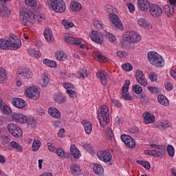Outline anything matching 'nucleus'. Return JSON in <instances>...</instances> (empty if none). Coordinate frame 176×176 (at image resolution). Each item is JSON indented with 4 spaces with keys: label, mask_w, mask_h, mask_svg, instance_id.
Returning <instances> with one entry per match:
<instances>
[{
    "label": "nucleus",
    "mask_w": 176,
    "mask_h": 176,
    "mask_svg": "<svg viewBox=\"0 0 176 176\" xmlns=\"http://www.w3.org/2000/svg\"><path fill=\"white\" fill-rule=\"evenodd\" d=\"M8 40L0 38V49L3 50H18L21 47V43H19V39L14 34H10Z\"/></svg>",
    "instance_id": "obj_1"
},
{
    "label": "nucleus",
    "mask_w": 176,
    "mask_h": 176,
    "mask_svg": "<svg viewBox=\"0 0 176 176\" xmlns=\"http://www.w3.org/2000/svg\"><path fill=\"white\" fill-rule=\"evenodd\" d=\"M20 23L23 25L28 27L35 23V14L30 10H21L20 11Z\"/></svg>",
    "instance_id": "obj_2"
},
{
    "label": "nucleus",
    "mask_w": 176,
    "mask_h": 176,
    "mask_svg": "<svg viewBox=\"0 0 176 176\" xmlns=\"http://www.w3.org/2000/svg\"><path fill=\"white\" fill-rule=\"evenodd\" d=\"M148 58L151 64L156 67V68L164 67V59L157 52L153 51L148 52Z\"/></svg>",
    "instance_id": "obj_3"
},
{
    "label": "nucleus",
    "mask_w": 176,
    "mask_h": 176,
    "mask_svg": "<svg viewBox=\"0 0 176 176\" xmlns=\"http://www.w3.org/2000/svg\"><path fill=\"white\" fill-rule=\"evenodd\" d=\"M98 118L100 120V126L102 127H106L107 124L109 123V109H108V106L102 105L100 107V111L98 114Z\"/></svg>",
    "instance_id": "obj_4"
},
{
    "label": "nucleus",
    "mask_w": 176,
    "mask_h": 176,
    "mask_svg": "<svg viewBox=\"0 0 176 176\" xmlns=\"http://www.w3.org/2000/svg\"><path fill=\"white\" fill-rule=\"evenodd\" d=\"M48 3L56 13H64L65 12V2L63 0H48Z\"/></svg>",
    "instance_id": "obj_5"
},
{
    "label": "nucleus",
    "mask_w": 176,
    "mask_h": 176,
    "mask_svg": "<svg viewBox=\"0 0 176 176\" xmlns=\"http://www.w3.org/2000/svg\"><path fill=\"white\" fill-rule=\"evenodd\" d=\"M8 131L15 138H20L23 135V130L19 127V125L13 123L8 124L7 126Z\"/></svg>",
    "instance_id": "obj_6"
},
{
    "label": "nucleus",
    "mask_w": 176,
    "mask_h": 176,
    "mask_svg": "<svg viewBox=\"0 0 176 176\" xmlns=\"http://www.w3.org/2000/svg\"><path fill=\"white\" fill-rule=\"evenodd\" d=\"M25 96L30 100H38L40 97L39 90L35 87H30L25 91Z\"/></svg>",
    "instance_id": "obj_7"
},
{
    "label": "nucleus",
    "mask_w": 176,
    "mask_h": 176,
    "mask_svg": "<svg viewBox=\"0 0 176 176\" xmlns=\"http://www.w3.org/2000/svg\"><path fill=\"white\" fill-rule=\"evenodd\" d=\"M110 21H111L112 27H116L119 30H123L124 26H123V23L120 21L119 16L116 15L115 13H111L109 15Z\"/></svg>",
    "instance_id": "obj_8"
},
{
    "label": "nucleus",
    "mask_w": 176,
    "mask_h": 176,
    "mask_svg": "<svg viewBox=\"0 0 176 176\" xmlns=\"http://www.w3.org/2000/svg\"><path fill=\"white\" fill-rule=\"evenodd\" d=\"M121 140L125 144V145L130 149L135 148V141L130 135L126 134L121 135Z\"/></svg>",
    "instance_id": "obj_9"
},
{
    "label": "nucleus",
    "mask_w": 176,
    "mask_h": 176,
    "mask_svg": "<svg viewBox=\"0 0 176 176\" xmlns=\"http://www.w3.org/2000/svg\"><path fill=\"white\" fill-rule=\"evenodd\" d=\"M11 118L14 122H16V123H20V124H24L27 123V116L20 113H12L11 114Z\"/></svg>",
    "instance_id": "obj_10"
},
{
    "label": "nucleus",
    "mask_w": 176,
    "mask_h": 176,
    "mask_svg": "<svg viewBox=\"0 0 176 176\" xmlns=\"http://www.w3.org/2000/svg\"><path fill=\"white\" fill-rule=\"evenodd\" d=\"M149 12L151 16L155 18L160 17V16H162V14H163V10H162V8L156 4L151 5Z\"/></svg>",
    "instance_id": "obj_11"
},
{
    "label": "nucleus",
    "mask_w": 176,
    "mask_h": 176,
    "mask_svg": "<svg viewBox=\"0 0 176 176\" xmlns=\"http://www.w3.org/2000/svg\"><path fill=\"white\" fill-rule=\"evenodd\" d=\"M90 38L91 41L99 45L102 44V42H104V36L97 31H92Z\"/></svg>",
    "instance_id": "obj_12"
},
{
    "label": "nucleus",
    "mask_w": 176,
    "mask_h": 176,
    "mask_svg": "<svg viewBox=\"0 0 176 176\" xmlns=\"http://www.w3.org/2000/svg\"><path fill=\"white\" fill-rule=\"evenodd\" d=\"M98 157L100 160L106 162H111V160H112V155L111 153L105 151H100V153H98Z\"/></svg>",
    "instance_id": "obj_13"
},
{
    "label": "nucleus",
    "mask_w": 176,
    "mask_h": 176,
    "mask_svg": "<svg viewBox=\"0 0 176 176\" xmlns=\"http://www.w3.org/2000/svg\"><path fill=\"white\" fill-rule=\"evenodd\" d=\"M12 104L16 108H19V109H22V108H25V101L20 98H14L12 100Z\"/></svg>",
    "instance_id": "obj_14"
},
{
    "label": "nucleus",
    "mask_w": 176,
    "mask_h": 176,
    "mask_svg": "<svg viewBox=\"0 0 176 176\" xmlns=\"http://www.w3.org/2000/svg\"><path fill=\"white\" fill-rule=\"evenodd\" d=\"M139 8L144 12H146L151 8V3L148 0H138Z\"/></svg>",
    "instance_id": "obj_15"
},
{
    "label": "nucleus",
    "mask_w": 176,
    "mask_h": 176,
    "mask_svg": "<svg viewBox=\"0 0 176 176\" xmlns=\"http://www.w3.org/2000/svg\"><path fill=\"white\" fill-rule=\"evenodd\" d=\"M18 75H19L22 79H31L33 76L32 72H31L28 69H22L18 73Z\"/></svg>",
    "instance_id": "obj_16"
},
{
    "label": "nucleus",
    "mask_w": 176,
    "mask_h": 176,
    "mask_svg": "<svg viewBox=\"0 0 176 176\" xmlns=\"http://www.w3.org/2000/svg\"><path fill=\"white\" fill-rule=\"evenodd\" d=\"M129 41L133 43H137L141 41V36L135 32H129Z\"/></svg>",
    "instance_id": "obj_17"
},
{
    "label": "nucleus",
    "mask_w": 176,
    "mask_h": 176,
    "mask_svg": "<svg viewBox=\"0 0 176 176\" xmlns=\"http://www.w3.org/2000/svg\"><path fill=\"white\" fill-rule=\"evenodd\" d=\"M48 113L52 118H55V119H60V118H61V113H60V111L55 107L49 108Z\"/></svg>",
    "instance_id": "obj_18"
},
{
    "label": "nucleus",
    "mask_w": 176,
    "mask_h": 176,
    "mask_svg": "<svg viewBox=\"0 0 176 176\" xmlns=\"http://www.w3.org/2000/svg\"><path fill=\"white\" fill-rule=\"evenodd\" d=\"M162 13H164L168 17H171L174 14V8L171 5H166L164 6Z\"/></svg>",
    "instance_id": "obj_19"
},
{
    "label": "nucleus",
    "mask_w": 176,
    "mask_h": 176,
    "mask_svg": "<svg viewBox=\"0 0 176 176\" xmlns=\"http://www.w3.org/2000/svg\"><path fill=\"white\" fill-rule=\"evenodd\" d=\"M142 116L146 124H150V123H153L155 122V116L151 115L149 113H144Z\"/></svg>",
    "instance_id": "obj_20"
},
{
    "label": "nucleus",
    "mask_w": 176,
    "mask_h": 176,
    "mask_svg": "<svg viewBox=\"0 0 176 176\" xmlns=\"http://www.w3.org/2000/svg\"><path fill=\"white\" fill-rule=\"evenodd\" d=\"M158 102L161 104V105H164V107H168L170 104V102L168 101V99H167V97H166L163 94H160L157 97Z\"/></svg>",
    "instance_id": "obj_21"
},
{
    "label": "nucleus",
    "mask_w": 176,
    "mask_h": 176,
    "mask_svg": "<svg viewBox=\"0 0 176 176\" xmlns=\"http://www.w3.org/2000/svg\"><path fill=\"white\" fill-rule=\"evenodd\" d=\"M70 153L72 156H74V159H79L80 157V153L75 144L71 146Z\"/></svg>",
    "instance_id": "obj_22"
},
{
    "label": "nucleus",
    "mask_w": 176,
    "mask_h": 176,
    "mask_svg": "<svg viewBox=\"0 0 176 176\" xmlns=\"http://www.w3.org/2000/svg\"><path fill=\"white\" fill-rule=\"evenodd\" d=\"M65 42H66V43H69L70 45H77L78 46L82 43L81 40H78L72 36L66 37L65 38Z\"/></svg>",
    "instance_id": "obj_23"
},
{
    "label": "nucleus",
    "mask_w": 176,
    "mask_h": 176,
    "mask_svg": "<svg viewBox=\"0 0 176 176\" xmlns=\"http://www.w3.org/2000/svg\"><path fill=\"white\" fill-rule=\"evenodd\" d=\"M9 9L5 4H0V16L5 17V16H9Z\"/></svg>",
    "instance_id": "obj_24"
},
{
    "label": "nucleus",
    "mask_w": 176,
    "mask_h": 176,
    "mask_svg": "<svg viewBox=\"0 0 176 176\" xmlns=\"http://www.w3.org/2000/svg\"><path fill=\"white\" fill-rule=\"evenodd\" d=\"M44 36L48 42H52V36H53V32L49 28H46L44 30Z\"/></svg>",
    "instance_id": "obj_25"
},
{
    "label": "nucleus",
    "mask_w": 176,
    "mask_h": 176,
    "mask_svg": "<svg viewBox=\"0 0 176 176\" xmlns=\"http://www.w3.org/2000/svg\"><path fill=\"white\" fill-rule=\"evenodd\" d=\"M93 170L94 173L97 174V175H102V174H104V168H102V166L98 164H96L94 166Z\"/></svg>",
    "instance_id": "obj_26"
},
{
    "label": "nucleus",
    "mask_w": 176,
    "mask_h": 176,
    "mask_svg": "<svg viewBox=\"0 0 176 176\" xmlns=\"http://www.w3.org/2000/svg\"><path fill=\"white\" fill-rule=\"evenodd\" d=\"M96 76L100 78L102 85H103V86H107V85H108L107 75H105L104 72H100V73H96Z\"/></svg>",
    "instance_id": "obj_27"
},
{
    "label": "nucleus",
    "mask_w": 176,
    "mask_h": 176,
    "mask_svg": "<svg viewBox=\"0 0 176 176\" xmlns=\"http://www.w3.org/2000/svg\"><path fill=\"white\" fill-rule=\"evenodd\" d=\"M70 8L74 12H79L82 9V5L78 1L72 2L70 4Z\"/></svg>",
    "instance_id": "obj_28"
},
{
    "label": "nucleus",
    "mask_w": 176,
    "mask_h": 176,
    "mask_svg": "<svg viewBox=\"0 0 176 176\" xmlns=\"http://www.w3.org/2000/svg\"><path fill=\"white\" fill-rule=\"evenodd\" d=\"M50 80L49 79V76L46 75V74H43L42 78L40 81V84L41 85L42 87H46L49 85V82Z\"/></svg>",
    "instance_id": "obj_29"
},
{
    "label": "nucleus",
    "mask_w": 176,
    "mask_h": 176,
    "mask_svg": "<svg viewBox=\"0 0 176 176\" xmlns=\"http://www.w3.org/2000/svg\"><path fill=\"white\" fill-rule=\"evenodd\" d=\"M56 58L59 61H65V58H67V55L63 51H58L56 52Z\"/></svg>",
    "instance_id": "obj_30"
},
{
    "label": "nucleus",
    "mask_w": 176,
    "mask_h": 176,
    "mask_svg": "<svg viewBox=\"0 0 176 176\" xmlns=\"http://www.w3.org/2000/svg\"><path fill=\"white\" fill-rule=\"evenodd\" d=\"M94 58L95 60H98L99 63H101V61L102 63H107L108 61V58H107V56H102L98 52L95 54Z\"/></svg>",
    "instance_id": "obj_31"
},
{
    "label": "nucleus",
    "mask_w": 176,
    "mask_h": 176,
    "mask_svg": "<svg viewBox=\"0 0 176 176\" xmlns=\"http://www.w3.org/2000/svg\"><path fill=\"white\" fill-rule=\"evenodd\" d=\"M43 64H45V65H47L48 67H50V68H56L57 67V63L54 60H49L47 58H45L43 60Z\"/></svg>",
    "instance_id": "obj_32"
},
{
    "label": "nucleus",
    "mask_w": 176,
    "mask_h": 176,
    "mask_svg": "<svg viewBox=\"0 0 176 176\" xmlns=\"http://www.w3.org/2000/svg\"><path fill=\"white\" fill-rule=\"evenodd\" d=\"M8 78V74H6V70L3 67L0 68V83H3Z\"/></svg>",
    "instance_id": "obj_33"
},
{
    "label": "nucleus",
    "mask_w": 176,
    "mask_h": 176,
    "mask_svg": "<svg viewBox=\"0 0 176 176\" xmlns=\"http://www.w3.org/2000/svg\"><path fill=\"white\" fill-rule=\"evenodd\" d=\"M83 126L85 131L86 134H90L93 131V124L91 122H84Z\"/></svg>",
    "instance_id": "obj_34"
},
{
    "label": "nucleus",
    "mask_w": 176,
    "mask_h": 176,
    "mask_svg": "<svg viewBox=\"0 0 176 176\" xmlns=\"http://www.w3.org/2000/svg\"><path fill=\"white\" fill-rule=\"evenodd\" d=\"M70 170L73 175H78V173L80 171V166L77 164H72L70 166Z\"/></svg>",
    "instance_id": "obj_35"
},
{
    "label": "nucleus",
    "mask_w": 176,
    "mask_h": 176,
    "mask_svg": "<svg viewBox=\"0 0 176 176\" xmlns=\"http://www.w3.org/2000/svg\"><path fill=\"white\" fill-rule=\"evenodd\" d=\"M26 123L29 127H32V129L36 127V120L34 118H28Z\"/></svg>",
    "instance_id": "obj_36"
},
{
    "label": "nucleus",
    "mask_w": 176,
    "mask_h": 176,
    "mask_svg": "<svg viewBox=\"0 0 176 176\" xmlns=\"http://www.w3.org/2000/svg\"><path fill=\"white\" fill-rule=\"evenodd\" d=\"M78 76L80 78H82V79H85V78H87L89 76V72H87V69H80L78 72Z\"/></svg>",
    "instance_id": "obj_37"
},
{
    "label": "nucleus",
    "mask_w": 176,
    "mask_h": 176,
    "mask_svg": "<svg viewBox=\"0 0 176 176\" xmlns=\"http://www.w3.org/2000/svg\"><path fill=\"white\" fill-rule=\"evenodd\" d=\"M39 148H41V141L34 140L32 146L33 152H36L39 150Z\"/></svg>",
    "instance_id": "obj_38"
},
{
    "label": "nucleus",
    "mask_w": 176,
    "mask_h": 176,
    "mask_svg": "<svg viewBox=\"0 0 176 176\" xmlns=\"http://www.w3.org/2000/svg\"><path fill=\"white\" fill-rule=\"evenodd\" d=\"M132 89L135 94H141L142 93V87L140 85L135 84L133 85Z\"/></svg>",
    "instance_id": "obj_39"
},
{
    "label": "nucleus",
    "mask_w": 176,
    "mask_h": 176,
    "mask_svg": "<svg viewBox=\"0 0 176 176\" xmlns=\"http://www.w3.org/2000/svg\"><path fill=\"white\" fill-rule=\"evenodd\" d=\"M166 151L168 152V155L170 157H174V155L175 153V150L174 149V147L173 146H171L170 144H168L167 146Z\"/></svg>",
    "instance_id": "obj_40"
},
{
    "label": "nucleus",
    "mask_w": 176,
    "mask_h": 176,
    "mask_svg": "<svg viewBox=\"0 0 176 176\" xmlns=\"http://www.w3.org/2000/svg\"><path fill=\"white\" fill-rule=\"evenodd\" d=\"M138 82L141 85V86H146L148 85V82L146 81V79H145V75L142 74L140 78L136 79Z\"/></svg>",
    "instance_id": "obj_41"
},
{
    "label": "nucleus",
    "mask_w": 176,
    "mask_h": 176,
    "mask_svg": "<svg viewBox=\"0 0 176 176\" xmlns=\"http://www.w3.org/2000/svg\"><path fill=\"white\" fill-rule=\"evenodd\" d=\"M1 109L4 115H10L12 109L8 105L1 106Z\"/></svg>",
    "instance_id": "obj_42"
},
{
    "label": "nucleus",
    "mask_w": 176,
    "mask_h": 176,
    "mask_svg": "<svg viewBox=\"0 0 176 176\" xmlns=\"http://www.w3.org/2000/svg\"><path fill=\"white\" fill-rule=\"evenodd\" d=\"M138 24L141 27H144V28H146L147 27H149V23L145 19H140L138 21Z\"/></svg>",
    "instance_id": "obj_43"
},
{
    "label": "nucleus",
    "mask_w": 176,
    "mask_h": 176,
    "mask_svg": "<svg viewBox=\"0 0 176 176\" xmlns=\"http://www.w3.org/2000/svg\"><path fill=\"white\" fill-rule=\"evenodd\" d=\"M129 87H130V81L129 80H126L122 88V93H127V91H129Z\"/></svg>",
    "instance_id": "obj_44"
},
{
    "label": "nucleus",
    "mask_w": 176,
    "mask_h": 176,
    "mask_svg": "<svg viewBox=\"0 0 176 176\" xmlns=\"http://www.w3.org/2000/svg\"><path fill=\"white\" fill-rule=\"evenodd\" d=\"M122 69L124 71H126V72H130V71H133V65L130 63H125L122 65Z\"/></svg>",
    "instance_id": "obj_45"
},
{
    "label": "nucleus",
    "mask_w": 176,
    "mask_h": 176,
    "mask_svg": "<svg viewBox=\"0 0 176 176\" xmlns=\"http://www.w3.org/2000/svg\"><path fill=\"white\" fill-rule=\"evenodd\" d=\"M56 155L60 156V157H65V151L62 147H59L56 150Z\"/></svg>",
    "instance_id": "obj_46"
},
{
    "label": "nucleus",
    "mask_w": 176,
    "mask_h": 176,
    "mask_svg": "<svg viewBox=\"0 0 176 176\" xmlns=\"http://www.w3.org/2000/svg\"><path fill=\"white\" fill-rule=\"evenodd\" d=\"M56 102H58V104H64V102L67 101V98H65V96H63V95H59L56 96Z\"/></svg>",
    "instance_id": "obj_47"
},
{
    "label": "nucleus",
    "mask_w": 176,
    "mask_h": 176,
    "mask_svg": "<svg viewBox=\"0 0 176 176\" xmlns=\"http://www.w3.org/2000/svg\"><path fill=\"white\" fill-rule=\"evenodd\" d=\"M151 148L154 149H160V151H167V148L164 145H157L154 144H151Z\"/></svg>",
    "instance_id": "obj_48"
},
{
    "label": "nucleus",
    "mask_w": 176,
    "mask_h": 176,
    "mask_svg": "<svg viewBox=\"0 0 176 176\" xmlns=\"http://www.w3.org/2000/svg\"><path fill=\"white\" fill-rule=\"evenodd\" d=\"M147 89H148L149 91H151L152 94H159V93H160L159 88L156 87L148 86Z\"/></svg>",
    "instance_id": "obj_49"
},
{
    "label": "nucleus",
    "mask_w": 176,
    "mask_h": 176,
    "mask_svg": "<svg viewBox=\"0 0 176 176\" xmlns=\"http://www.w3.org/2000/svg\"><path fill=\"white\" fill-rule=\"evenodd\" d=\"M25 4L27 6H30V8H35L36 6V0H25Z\"/></svg>",
    "instance_id": "obj_50"
},
{
    "label": "nucleus",
    "mask_w": 176,
    "mask_h": 176,
    "mask_svg": "<svg viewBox=\"0 0 176 176\" xmlns=\"http://www.w3.org/2000/svg\"><path fill=\"white\" fill-rule=\"evenodd\" d=\"M166 153V150L157 151L154 150V157H162Z\"/></svg>",
    "instance_id": "obj_51"
},
{
    "label": "nucleus",
    "mask_w": 176,
    "mask_h": 176,
    "mask_svg": "<svg viewBox=\"0 0 176 176\" xmlns=\"http://www.w3.org/2000/svg\"><path fill=\"white\" fill-rule=\"evenodd\" d=\"M168 127H170V124L168 123V121L164 120L161 122V125L160 126V129H162L163 130H166L168 129Z\"/></svg>",
    "instance_id": "obj_52"
},
{
    "label": "nucleus",
    "mask_w": 176,
    "mask_h": 176,
    "mask_svg": "<svg viewBox=\"0 0 176 176\" xmlns=\"http://www.w3.org/2000/svg\"><path fill=\"white\" fill-rule=\"evenodd\" d=\"M121 96L122 98H123V100H126V101H131L133 100V97L129 94H121Z\"/></svg>",
    "instance_id": "obj_53"
},
{
    "label": "nucleus",
    "mask_w": 176,
    "mask_h": 176,
    "mask_svg": "<svg viewBox=\"0 0 176 176\" xmlns=\"http://www.w3.org/2000/svg\"><path fill=\"white\" fill-rule=\"evenodd\" d=\"M164 86H165L166 90H167L168 91H171V90H173L174 87L173 86V83L168 82H165Z\"/></svg>",
    "instance_id": "obj_54"
},
{
    "label": "nucleus",
    "mask_w": 176,
    "mask_h": 176,
    "mask_svg": "<svg viewBox=\"0 0 176 176\" xmlns=\"http://www.w3.org/2000/svg\"><path fill=\"white\" fill-rule=\"evenodd\" d=\"M67 93L72 98H75V97H76L77 96L76 92L75 91H73L72 89H67Z\"/></svg>",
    "instance_id": "obj_55"
},
{
    "label": "nucleus",
    "mask_w": 176,
    "mask_h": 176,
    "mask_svg": "<svg viewBox=\"0 0 176 176\" xmlns=\"http://www.w3.org/2000/svg\"><path fill=\"white\" fill-rule=\"evenodd\" d=\"M126 6L131 13H134L135 10V8L134 7V4L131 3H126Z\"/></svg>",
    "instance_id": "obj_56"
},
{
    "label": "nucleus",
    "mask_w": 176,
    "mask_h": 176,
    "mask_svg": "<svg viewBox=\"0 0 176 176\" xmlns=\"http://www.w3.org/2000/svg\"><path fill=\"white\" fill-rule=\"evenodd\" d=\"M149 79L151 82H156L157 80V76H156V74L154 72L151 73L149 75Z\"/></svg>",
    "instance_id": "obj_57"
},
{
    "label": "nucleus",
    "mask_w": 176,
    "mask_h": 176,
    "mask_svg": "<svg viewBox=\"0 0 176 176\" xmlns=\"http://www.w3.org/2000/svg\"><path fill=\"white\" fill-rule=\"evenodd\" d=\"M65 89H66L67 91L69 90V89H71V90H74L75 88L74 87V85L69 82H67L65 84Z\"/></svg>",
    "instance_id": "obj_58"
},
{
    "label": "nucleus",
    "mask_w": 176,
    "mask_h": 176,
    "mask_svg": "<svg viewBox=\"0 0 176 176\" xmlns=\"http://www.w3.org/2000/svg\"><path fill=\"white\" fill-rule=\"evenodd\" d=\"M58 137H60V138H64L65 135V129H60L58 133Z\"/></svg>",
    "instance_id": "obj_59"
},
{
    "label": "nucleus",
    "mask_w": 176,
    "mask_h": 176,
    "mask_svg": "<svg viewBox=\"0 0 176 176\" xmlns=\"http://www.w3.org/2000/svg\"><path fill=\"white\" fill-rule=\"evenodd\" d=\"M107 140H112L114 137L112 130H109L107 133Z\"/></svg>",
    "instance_id": "obj_60"
},
{
    "label": "nucleus",
    "mask_w": 176,
    "mask_h": 176,
    "mask_svg": "<svg viewBox=\"0 0 176 176\" xmlns=\"http://www.w3.org/2000/svg\"><path fill=\"white\" fill-rule=\"evenodd\" d=\"M142 75H144V73L142 72V71H141L140 69L136 70V72H135L136 80L141 78V76H142Z\"/></svg>",
    "instance_id": "obj_61"
},
{
    "label": "nucleus",
    "mask_w": 176,
    "mask_h": 176,
    "mask_svg": "<svg viewBox=\"0 0 176 176\" xmlns=\"http://www.w3.org/2000/svg\"><path fill=\"white\" fill-rule=\"evenodd\" d=\"M144 153H145V155H149L150 156H154L155 150H145Z\"/></svg>",
    "instance_id": "obj_62"
},
{
    "label": "nucleus",
    "mask_w": 176,
    "mask_h": 176,
    "mask_svg": "<svg viewBox=\"0 0 176 176\" xmlns=\"http://www.w3.org/2000/svg\"><path fill=\"white\" fill-rule=\"evenodd\" d=\"M122 41H125L126 42H129V41H130V33L124 34L122 35Z\"/></svg>",
    "instance_id": "obj_63"
},
{
    "label": "nucleus",
    "mask_w": 176,
    "mask_h": 176,
    "mask_svg": "<svg viewBox=\"0 0 176 176\" xmlns=\"http://www.w3.org/2000/svg\"><path fill=\"white\" fill-rule=\"evenodd\" d=\"M113 104L115 105V107H117L118 108H122V103L119 102L118 100H113Z\"/></svg>",
    "instance_id": "obj_64"
}]
</instances>
